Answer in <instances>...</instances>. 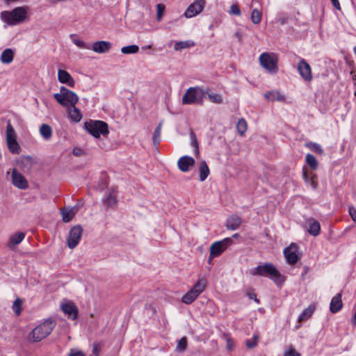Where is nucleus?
Listing matches in <instances>:
<instances>
[{
    "label": "nucleus",
    "mask_w": 356,
    "mask_h": 356,
    "mask_svg": "<svg viewBox=\"0 0 356 356\" xmlns=\"http://www.w3.org/2000/svg\"><path fill=\"white\" fill-rule=\"evenodd\" d=\"M277 21L278 23L283 25L287 23L288 19L285 17H280L277 19Z\"/></svg>",
    "instance_id": "13d9d810"
},
{
    "label": "nucleus",
    "mask_w": 356,
    "mask_h": 356,
    "mask_svg": "<svg viewBox=\"0 0 356 356\" xmlns=\"http://www.w3.org/2000/svg\"><path fill=\"white\" fill-rule=\"evenodd\" d=\"M139 51L138 46L136 44H131L126 47H123L121 49V51L124 54H136Z\"/></svg>",
    "instance_id": "a19ab883"
},
{
    "label": "nucleus",
    "mask_w": 356,
    "mask_h": 356,
    "mask_svg": "<svg viewBox=\"0 0 356 356\" xmlns=\"http://www.w3.org/2000/svg\"><path fill=\"white\" fill-rule=\"evenodd\" d=\"M241 10L236 3H233L230 7L229 14L239 16L241 15Z\"/></svg>",
    "instance_id": "de8ad7c7"
},
{
    "label": "nucleus",
    "mask_w": 356,
    "mask_h": 356,
    "mask_svg": "<svg viewBox=\"0 0 356 356\" xmlns=\"http://www.w3.org/2000/svg\"><path fill=\"white\" fill-rule=\"evenodd\" d=\"M198 296L199 294H197L191 289L189 291L183 296L181 300L184 303L188 305L192 303L198 297Z\"/></svg>",
    "instance_id": "7c9ffc66"
},
{
    "label": "nucleus",
    "mask_w": 356,
    "mask_h": 356,
    "mask_svg": "<svg viewBox=\"0 0 356 356\" xmlns=\"http://www.w3.org/2000/svg\"><path fill=\"white\" fill-rule=\"evenodd\" d=\"M58 79L59 82L62 83H65L72 88H73L75 85V81L74 79L67 71L64 70H58Z\"/></svg>",
    "instance_id": "f3484780"
},
{
    "label": "nucleus",
    "mask_w": 356,
    "mask_h": 356,
    "mask_svg": "<svg viewBox=\"0 0 356 356\" xmlns=\"http://www.w3.org/2000/svg\"><path fill=\"white\" fill-rule=\"evenodd\" d=\"M343 307L341 300V294L337 293L332 298L330 302V310L332 313L335 314L340 311Z\"/></svg>",
    "instance_id": "6ab92c4d"
},
{
    "label": "nucleus",
    "mask_w": 356,
    "mask_h": 356,
    "mask_svg": "<svg viewBox=\"0 0 356 356\" xmlns=\"http://www.w3.org/2000/svg\"><path fill=\"white\" fill-rule=\"evenodd\" d=\"M307 223L309 226L307 229L308 233L314 236H318L321 230L320 223L313 218L308 219Z\"/></svg>",
    "instance_id": "aec40b11"
},
{
    "label": "nucleus",
    "mask_w": 356,
    "mask_h": 356,
    "mask_svg": "<svg viewBox=\"0 0 356 356\" xmlns=\"http://www.w3.org/2000/svg\"><path fill=\"white\" fill-rule=\"evenodd\" d=\"M117 191L115 188H111L108 189L106 197L104 200V204L107 205L108 207H112L113 206L117 200Z\"/></svg>",
    "instance_id": "b1692460"
},
{
    "label": "nucleus",
    "mask_w": 356,
    "mask_h": 356,
    "mask_svg": "<svg viewBox=\"0 0 356 356\" xmlns=\"http://www.w3.org/2000/svg\"><path fill=\"white\" fill-rule=\"evenodd\" d=\"M73 154L76 156H80L83 154V151L79 148L74 149L73 150Z\"/></svg>",
    "instance_id": "052dcab7"
},
{
    "label": "nucleus",
    "mask_w": 356,
    "mask_h": 356,
    "mask_svg": "<svg viewBox=\"0 0 356 356\" xmlns=\"http://www.w3.org/2000/svg\"><path fill=\"white\" fill-rule=\"evenodd\" d=\"M349 214L354 222H356V209L353 207L349 208Z\"/></svg>",
    "instance_id": "603ef678"
},
{
    "label": "nucleus",
    "mask_w": 356,
    "mask_h": 356,
    "mask_svg": "<svg viewBox=\"0 0 356 356\" xmlns=\"http://www.w3.org/2000/svg\"><path fill=\"white\" fill-rule=\"evenodd\" d=\"M14 58V51L11 49H5L1 55L0 60L3 64L10 63Z\"/></svg>",
    "instance_id": "c85d7f7f"
},
{
    "label": "nucleus",
    "mask_w": 356,
    "mask_h": 356,
    "mask_svg": "<svg viewBox=\"0 0 356 356\" xmlns=\"http://www.w3.org/2000/svg\"><path fill=\"white\" fill-rule=\"evenodd\" d=\"M298 70L302 78L305 81L310 82L312 79V69L309 63L302 59L298 64Z\"/></svg>",
    "instance_id": "ddd939ff"
},
{
    "label": "nucleus",
    "mask_w": 356,
    "mask_h": 356,
    "mask_svg": "<svg viewBox=\"0 0 356 356\" xmlns=\"http://www.w3.org/2000/svg\"><path fill=\"white\" fill-rule=\"evenodd\" d=\"M259 63L263 68L270 73H276L277 72L278 58L275 54L273 53H262L259 58Z\"/></svg>",
    "instance_id": "39448f33"
},
{
    "label": "nucleus",
    "mask_w": 356,
    "mask_h": 356,
    "mask_svg": "<svg viewBox=\"0 0 356 356\" xmlns=\"http://www.w3.org/2000/svg\"><path fill=\"white\" fill-rule=\"evenodd\" d=\"M297 252L298 246L293 243L284 249V253L289 264H295L297 263L299 259Z\"/></svg>",
    "instance_id": "4468645a"
},
{
    "label": "nucleus",
    "mask_w": 356,
    "mask_h": 356,
    "mask_svg": "<svg viewBox=\"0 0 356 356\" xmlns=\"http://www.w3.org/2000/svg\"><path fill=\"white\" fill-rule=\"evenodd\" d=\"M353 323L354 326L356 327V310H355V314L353 315Z\"/></svg>",
    "instance_id": "69168bd1"
},
{
    "label": "nucleus",
    "mask_w": 356,
    "mask_h": 356,
    "mask_svg": "<svg viewBox=\"0 0 356 356\" xmlns=\"http://www.w3.org/2000/svg\"><path fill=\"white\" fill-rule=\"evenodd\" d=\"M17 163L23 171L30 170L33 164L31 156H22Z\"/></svg>",
    "instance_id": "bb28decb"
},
{
    "label": "nucleus",
    "mask_w": 356,
    "mask_h": 356,
    "mask_svg": "<svg viewBox=\"0 0 356 356\" xmlns=\"http://www.w3.org/2000/svg\"><path fill=\"white\" fill-rule=\"evenodd\" d=\"M11 179L13 184L19 189L24 190L29 187L28 181L16 168L12 170Z\"/></svg>",
    "instance_id": "f8f14e48"
},
{
    "label": "nucleus",
    "mask_w": 356,
    "mask_h": 356,
    "mask_svg": "<svg viewBox=\"0 0 356 356\" xmlns=\"http://www.w3.org/2000/svg\"><path fill=\"white\" fill-rule=\"evenodd\" d=\"M248 125L245 119L241 118L236 124V129L241 136H243L247 131Z\"/></svg>",
    "instance_id": "58836bf2"
},
{
    "label": "nucleus",
    "mask_w": 356,
    "mask_h": 356,
    "mask_svg": "<svg viewBox=\"0 0 356 356\" xmlns=\"http://www.w3.org/2000/svg\"><path fill=\"white\" fill-rule=\"evenodd\" d=\"M70 38L72 42L79 48L90 49V47L86 42L81 40L76 34H71Z\"/></svg>",
    "instance_id": "f704fd0d"
},
{
    "label": "nucleus",
    "mask_w": 356,
    "mask_h": 356,
    "mask_svg": "<svg viewBox=\"0 0 356 356\" xmlns=\"http://www.w3.org/2000/svg\"><path fill=\"white\" fill-rule=\"evenodd\" d=\"M330 1H331L332 3L333 6L336 9H337L339 10H341V6H340V3H339V0H330Z\"/></svg>",
    "instance_id": "4d7b16f0"
},
{
    "label": "nucleus",
    "mask_w": 356,
    "mask_h": 356,
    "mask_svg": "<svg viewBox=\"0 0 356 356\" xmlns=\"http://www.w3.org/2000/svg\"><path fill=\"white\" fill-rule=\"evenodd\" d=\"M40 133L45 140H48L51 137L52 130L49 125L43 124L40 127Z\"/></svg>",
    "instance_id": "72a5a7b5"
},
{
    "label": "nucleus",
    "mask_w": 356,
    "mask_h": 356,
    "mask_svg": "<svg viewBox=\"0 0 356 356\" xmlns=\"http://www.w3.org/2000/svg\"><path fill=\"white\" fill-rule=\"evenodd\" d=\"M111 44L106 41H97L93 43L92 50L98 54H104L110 50Z\"/></svg>",
    "instance_id": "a211bd4d"
},
{
    "label": "nucleus",
    "mask_w": 356,
    "mask_h": 356,
    "mask_svg": "<svg viewBox=\"0 0 356 356\" xmlns=\"http://www.w3.org/2000/svg\"><path fill=\"white\" fill-rule=\"evenodd\" d=\"M227 348L228 349H232V346H233V341L232 339H228L227 341Z\"/></svg>",
    "instance_id": "680f3d73"
},
{
    "label": "nucleus",
    "mask_w": 356,
    "mask_h": 356,
    "mask_svg": "<svg viewBox=\"0 0 356 356\" xmlns=\"http://www.w3.org/2000/svg\"><path fill=\"white\" fill-rule=\"evenodd\" d=\"M210 174L209 168L205 161L200 163L199 165V177L201 181H204Z\"/></svg>",
    "instance_id": "cd10ccee"
},
{
    "label": "nucleus",
    "mask_w": 356,
    "mask_h": 356,
    "mask_svg": "<svg viewBox=\"0 0 356 356\" xmlns=\"http://www.w3.org/2000/svg\"><path fill=\"white\" fill-rule=\"evenodd\" d=\"M162 122H160L156 128L152 137L153 143L155 146H157L161 142V133L162 128Z\"/></svg>",
    "instance_id": "c9c22d12"
},
{
    "label": "nucleus",
    "mask_w": 356,
    "mask_h": 356,
    "mask_svg": "<svg viewBox=\"0 0 356 356\" xmlns=\"http://www.w3.org/2000/svg\"><path fill=\"white\" fill-rule=\"evenodd\" d=\"M83 233L81 225L74 226L70 231L67 238V246L70 249L74 248L79 243Z\"/></svg>",
    "instance_id": "1a4fd4ad"
},
{
    "label": "nucleus",
    "mask_w": 356,
    "mask_h": 356,
    "mask_svg": "<svg viewBox=\"0 0 356 356\" xmlns=\"http://www.w3.org/2000/svg\"><path fill=\"white\" fill-rule=\"evenodd\" d=\"M234 35L238 39V42L241 43L243 41V35H242L241 33H240L238 31L234 33Z\"/></svg>",
    "instance_id": "bf43d9fd"
},
{
    "label": "nucleus",
    "mask_w": 356,
    "mask_h": 356,
    "mask_svg": "<svg viewBox=\"0 0 356 356\" xmlns=\"http://www.w3.org/2000/svg\"><path fill=\"white\" fill-rule=\"evenodd\" d=\"M303 178L305 180V181H308L309 180L306 171L303 172Z\"/></svg>",
    "instance_id": "e2e57ef3"
},
{
    "label": "nucleus",
    "mask_w": 356,
    "mask_h": 356,
    "mask_svg": "<svg viewBox=\"0 0 356 356\" xmlns=\"http://www.w3.org/2000/svg\"><path fill=\"white\" fill-rule=\"evenodd\" d=\"M22 301L19 298H17L13 305V309L16 315H19L22 311Z\"/></svg>",
    "instance_id": "37998d69"
},
{
    "label": "nucleus",
    "mask_w": 356,
    "mask_h": 356,
    "mask_svg": "<svg viewBox=\"0 0 356 356\" xmlns=\"http://www.w3.org/2000/svg\"><path fill=\"white\" fill-rule=\"evenodd\" d=\"M193 46H195V42L192 40L180 41L175 44L174 49L176 51H179Z\"/></svg>",
    "instance_id": "473e14b6"
},
{
    "label": "nucleus",
    "mask_w": 356,
    "mask_h": 356,
    "mask_svg": "<svg viewBox=\"0 0 356 356\" xmlns=\"http://www.w3.org/2000/svg\"><path fill=\"white\" fill-rule=\"evenodd\" d=\"M54 99L62 106L69 107L76 105L79 101L77 95L64 86H61L59 93L54 94Z\"/></svg>",
    "instance_id": "20e7f679"
},
{
    "label": "nucleus",
    "mask_w": 356,
    "mask_h": 356,
    "mask_svg": "<svg viewBox=\"0 0 356 356\" xmlns=\"http://www.w3.org/2000/svg\"><path fill=\"white\" fill-rule=\"evenodd\" d=\"M165 11V6L161 3H159L156 6V18L157 20L160 21Z\"/></svg>",
    "instance_id": "49530a36"
},
{
    "label": "nucleus",
    "mask_w": 356,
    "mask_h": 356,
    "mask_svg": "<svg viewBox=\"0 0 356 356\" xmlns=\"http://www.w3.org/2000/svg\"><path fill=\"white\" fill-rule=\"evenodd\" d=\"M27 15V8L25 6L17 7L11 11L1 13V19L8 25L15 26L23 22Z\"/></svg>",
    "instance_id": "f03ea898"
},
{
    "label": "nucleus",
    "mask_w": 356,
    "mask_h": 356,
    "mask_svg": "<svg viewBox=\"0 0 356 356\" xmlns=\"http://www.w3.org/2000/svg\"><path fill=\"white\" fill-rule=\"evenodd\" d=\"M100 352V348L99 346V343H94L92 346V353L95 355V356H99Z\"/></svg>",
    "instance_id": "5fc2aeb1"
},
{
    "label": "nucleus",
    "mask_w": 356,
    "mask_h": 356,
    "mask_svg": "<svg viewBox=\"0 0 356 356\" xmlns=\"http://www.w3.org/2000/svg\"><path fill=\"white\" fill-rule=\"evenodd\" d=\"M207 284V282L205 279H199L195 284L193 286L192 289L200 295L205 290Z\"/></svg>",
    "instance_id": "2f4dec72"
},
{
    "label": "nucleus",
    "mask_w": 356,
    "mask_h": 356,
    "mask_svg": "<svg viewBox=\"0 0 356 356\" xmlns=\"http://www.w3.org/2000/svg\"><path fill=\"white\" fill-rule=\"evenodd\" d=\"M284 356H300V354L293 348L290 347L285 350Z\"/></svg>",
    "instance_id": "09e8293b"
},
{
    "label": "nucleus",
    "mask_w": 356,
    "mask_h": 356,
    "mask_svg": "<svg viewBox=\"0 0 356 356\" xmlns=\"http://www.w3.org/2000/svg\"><path fill=\"white\" fill-rule=\"evenodd\" d=\"M5 3L8 5L10 4V3H14V2H17L19 0H3Z\"/></svg>",
    "instance_id": "0e129e2a"
},
{
    "label": "nucleus",
    "mask_w": 356,
    "mask_h": 356,
    "mask_svg": "<svg viewBox=\"0 0 356 356\" xmlns=\"http://www.w3.org/2000/svg\"><path fill=\"white\" fill-rule=\"evenodd\" d=\"M58 1H64V0H53L52 3H57Z\"/></svg>",
    "instance_id": "774afa93"
},
{
    "label": "nucleus",
    "mask_w": 356,
    "mask_h": 356,
    "mask_svg": "<svg viewBox=\"0 0 356 356\" xmlns=\"http://www.w3.org/2000/svg\"><path fill=\"white\" fill-rule=\"evenodd\" d=\"M25 237V234L24 232H19L12 234L9 237V240L8 242V247L9 248H14L17 245L19 244Z\"/></svg>",
    "instance_id": "412c9836"
},
{
    "label": "nucleus",
    "mask_w": 356,
    "mask_h": 356,
    "mask_svg": "<svg viewBox=\"0 0 356 356\" xmlns=\"http://www.w3.org/2000/svg\"><path fill=\"white\" fill-rule=\"evenodd\" d=\"M232 243V240L230 238L213 243L210 246L208 262L210 264L214 257L220 256Z\"/></svg>",
    "instance_id": "6e6552de"
},
{
    "label": "nucleus",
    "mask_w": 356,
    "mask_h": 356,
    "mask_svg": "<svg viewBox=\"0 0 356 356\" xmlns=\"http://www.w3.org/2000/svg\"><path fill=\"white\" fill-rule=\"evenodd\" d=\"M194 164V159L188 156H181L177 162L179 169L182 172H188Z\"/></svg>",
    "instance_id": "2eb2a0df"
},
{
    "label": "nucleus",
    "mask_w": 356,
    "mask_h": 356,
    "mask_svg": "<svg viewBox=\"0 0 356 356\" xmlns=\"http://www.w3.org/2000/svg\"><path fill=\"white\" fill-rule=\"evenodd\" d=\"M316 176L315 175H313L312 177L309 179L308 182H309L310 185L312 186L313 188H316L318 184L316 181Z\"/></svg>",
    "instance_id": "864d4df0"
},
{
    "label": "nucleus",
    "mask_w": 356,
    "mask_h": 356,
    "mask_svg": "<svg viewBox=\"0 0 356 356\" xmlns=\"http://www.w3.org/2000/svg\"><path fill=\"white\" fill-rule=\"evenodd\" d=\"M315 309H316V306L314 305H310L299 316L298 322L305 321H307V319H309L314 314Z\"/></svg>",
    "instance_id": "c756f323"
},
{
    "label": "nucleus",
    "mask_w": 356,
    "mask_h": 356,
    "mask_svg": "<svg viewBox=\"0 0 356 356\" xmlns=\"http://www.w3.org/2000/svg\"><path fill=\"white\" fill-rule=\"evenodd\" d=\"M68 356H86V355L81 350L71 349Z\"/></svg>",
    "instance_id": "3c124183"
},
{
    "label": "nucleus",
    "mask_w": 356,
    "mask_h": 356,
    "mask_svg": "<svg viewBox=\"0 0 356 356\" xmlns=\"http://www.w3.org/2000/svg\"><path fill=\"white\" fill-rule=\"evenodd\" d=\"M202 90L198 88H190L184 93L182 97V103L184 104H191L197 102L202 98Z\"/></svg>",
    "instance_id": "9d476101"
},
{
    "label": "nucleus",
    "mask_w": 356,
    "mask_h": 356,
    "mask_svg": "<svg viewBox=\"0 0 356 356\" xmlns=\"http://www.w3.org/2000/svg\"><path fill=\"white\" fill-rule=\"evenodd\" d=\"M187 348V339L186 337H182L177 343V350L179 352H184Z\"/></svg>",
    "instance_id": "c03bdc74"
},
{
    "label": "nucleus",
    "mask_w": 356,
    "mask_h": 356,
    "mask_svg": "<svg viewBox=\"0 0 356 356\" xmlns=\"http://www.w3.org/2000/svg\"><path fill=\"white\" fill-rule=\"evenodd\" d=\"M262 12L257 8L252 10L251 13V21L254 24H258L261 21Z\"/></svg>",
    "instance_id": "4c0bfd02"
},
{
    "label": "nucleus",
    "mask_w": 356,
    "mask_h": 356,
    "mask_svg": "<svg viewBox=\"0 0 356 356\" xmlns=\"http://www.w3.org/2000/svg\"><path fill=\"white\" fill-rule=\"evenodd\" d=\"M190 138H191V145L194 147L195 154L196 156H199L200 150H199L198 142H197L196 136L193 130H191V131H190Z\"/></svg>",
    "instance_id": "ea45409f"
},
{
    "label": "nucleus",
    "mask_w": 356,
    "mask_h": 356,
    "mask_svg": "<svg viewBox=\"0 0 356 356\" xmlns=\"http://www.w3.org/2000/svg\"><path fill=\"white\" fill-rule=\"evenodd\" d=\"M306 145L309 149H311L312 151H313L316 153H318L319 154H323V150L322 147L318 144L310 142V143H307Z\"/></svg>",
    "instance_id": "79ce46f5"
},
{
    "label": "nucleus",
    "mask_w": 356,
    "mask_h": 356,
    "mask_svg": "<svg viewBox=\"0 0 356 356\" xmlns=\"http://www.w3.org/2000/svg\"><path fill=\"white\" fill-rule=\"evenodd\" d=\"M250 274L252 275L268 277L276 284H280L284 282L283 277L277 270L275 266L270 263H265L251 269Z\"/></svg>",
    "instance_id": "f257e3e1"
},
{
    "label": "nucleus",
    "mask_w": 356,
    "mask_h": 356,
    "mask_svg": "<svg viewBox=\"0 0 356 356\" xmlns=\"http://www.w3.org/2000/svg\"><path fill=\"white\" fill-rule=\"evenodd\" d=\"M241 224V219L237 215H232L229 216L226 222V227L228 229L236 230Z\"/></svg>",
    "instance_id": "5701e85b"
},
{
    "label": "nucleus",
    "mask_w": 356,
    "mask_h": 356,
    "mask_svg": "<svg viewBox=\"0 0 356 356\" xmlns=\"http://www.w3.org/2000/svg\"><path fill=\"white\" fill-rule=\"evenodd\" d=\"M245 344L248 348H253L257 346L256 342H254L253 341H251L250 339L246 340Z\"/></svg>",
    "instance_id": "6e6d98bb"
},
{
    "label": "nucleus",
    "mask_w": 356,
    "mask_h": 356,
    "mask_svg": "<svg viewBox=\"0 0 356 356\" xmlns=\"http://www.w3.org/2000/svg\"><path fill=\"white\" fill-rule=\"evenodd\" d=\"M247 296H248V298L250 299H252L254 300L255 302L257 303H259V300L257 299V295L256 293H254V290L253 289H249L247 292Z\"/></svg>",
    "instance_id": "8fccbe9b"
},
{
    "label": "nucleus",
    "mask_w": 356,
    "mask_h": 356,
    "mask_svg": "<svg viewBox=\"0 0 356 356\" xmlns=\"http://www.w3.org/2000/svg\"><path fill=\"white\" fill-rule=\"evenodd\" d=\"M258 339H259V335L258 334H254V336H253V341L256 342V344L257 343Z\"/></svg>",
    "instance_id": "338daca9"
},
{
    "label": "nucleus",
    "mask_w": 356,
    "mask_h": 356,
    "mask_svg": "<svg viewBox=\"0 0 356 356\" xmlns=\"http://www.w3.org/2000/svg\"><path fill=\"white\" fill-rule=\"evenodd\" d=\"M55 323L53 321L47 319L35 327L29 335V339L33 342H38L51 334Z\"/></svg>",
    "instance_id": "7ed1b4c3"
},
{
    "label": "nucleus",
    "mask_w": 356,
    "mask_h": 356,
    "mask_svg": "<svg viewBox=\"0 0 356 356\" xmlns=\"http://www.w3.org/2000/svg\"><path fill=\"white\" fill-rule=\"evenodd\" d=\"M264 97L271 102H284L285 100L284 95L276 90L266 92L264 94Z\"/></svg>",
    "instance_id": "a878e982"
},
{
    "label": "nucleus",
    "mask_w": 356,
    "mask_h": 356,
    "mask_svg": "<svg viewBox=\"0 0 356 356\" xmlns=\"http://www.w3.org/2000/svg\"><path fill=\"white\" fill-rule=\"evenodd\" d=\"M84 127L88 133L95 138H99L101 134L104 136L108 133V124L103 121L86 122Z\"/></svg>",
    "instance_id": "423d86ee"
},
{
    "label": "nucleus",
    "mask_w": 356,
    "mask_h": 356,
    "mask_svg": "<svg viewBox=\"0 0 356 356\" xmlns=\"http://www.w3.org/2000/svg\"><path fill=\"white\" fill-rule=\"evenodd\" d=\"M205 3V0H195L188 7L184 13V16L187 18L196 16L202 11Z\"/></svg>",
    "instance_id": "9b49d317"
},
{
    "label": "nucleus",
    "mask_w": 356,
    "mask_h": 356,
    "mask_svg": "<svg viewBox=\"0 0 356 356\" xmlns=\"http://www.w3.org/2000/svg\"><path fill=\"white\" fill-rule=\"evenodd\" d=\"M63 312L72 320H76L78 316V309L72 302L64 304L61 306Z\"/></svg>",
    "instance_id": "dca6fc26"
},
{
    "label": "nucleus",
    "mask_w": 356,
    "mask_h": 356,
    "mask_svg": "<svg viewBox=\"0 0 356 356\" xmlns=\"http://www.w3.org/2000/svg\"><path fill=\"white\" fill-rule=\"evenodd\" d=\"M305 161L312 170H316L318 168V163L314 155L307 154L305 157Z\"/></svg>",
    "instance_id": "e433bc0d"
},
{
    "label": "nucleus",
    "mask_w": 356,
    "mask_h": 356,
    "mask_svg": "<svg viewBox=\"0 0 356 356\" xmlns=\"http://www.w3.org/2000/svg\"><path fill=\"white\" fill-rule=\"evenodd\" d=\"M6 143L9 151L12 154H19L20 152V147L17 141V135L10 121L8 122L6 126Z\"/></svg>",
    "instance_id": "0eeeda50"
},
{
    "label": "nucleus",
    "mask_w": 356,
    "mask_h": 356,
    "mask_svg": "<svg viewBox=\"0 0 356 356\" xmlns=\"http://www.w3.org/2000/svg\"><path fill=\"white\" fill-rule=\"evenodd\" d=\"M78 207H74L69 209L65 208H63L60 210V213L62 215L63 221L65 222H69L78 212Z\"/></svg>",
    "instance_id": "4be33fe9"
},
{
    "label": "nucleus",
    "mask_w": 356,
    "mask_h": 356,
    "mask_svg": "<svg viewBox=\"0 0 356 356\" xmlns=\"http://www.w3.org/2000/svg\"><path fill=\"white\" fill-rule=\"evenodd\" d=\"M68 108V113L70 118L72 120H73L75 122H79L82 119V114L81 113V111L74 106H70Z\"/></svg>",
    "instance_id": "393cba45"
},
{
    "label": "nucleus",
    "mask_w": 356,
    "mask_h": 356,
    "mask_svg": "<svg viewBox=\"0 0 356 356\" xmlns=\"http://www.w3.org/2000/svg\"><path fill=\"white\" fill-rule=\"evenodd\" d=\"M209 100L216 104H221L222 98L220 95L216 93H210L208 95Z\"/></svg>",
    "instance_id": "a18cd8bd"
}]
</instances>
